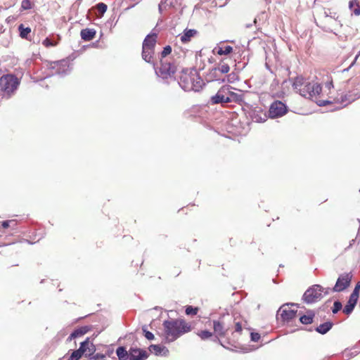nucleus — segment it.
<instances>
[{
    "label": "nucleus",
    "mask_w": 360,
    "mask_h": 360,
    "mask_svg": "<svg viewBox=\"0 0 360 360\" xmlns=\"http://www.w3.org/2000/svg\"><path fill=\"white\" fill-rule=\"evenodd\" d=\"M227 88L226 85L222 86L217 94L210 97L209 103L212 105L228 103Z\"/></svg>",
    "instance_id": "1a4fd4ad"
},
{
    "label": "nucleus",
    "mask_w": 360,
    "mask_h": 360,
    "mask_svg": "<svg viewBox=\"0 0 360 360\" xmlns=\"http://www.w3.org/2000/svg\"><path fill=\"white\" fill-rule=\"evenodd\" d=\"M254 23H255V24H256V23H257V19H256V18H255V20H254Z\"/></svg>",
    "instance_id": "864d4df0"
},
{
    "label": "nucleus",
    "mask_w": 360,
    "mask_h": 360,
    "mask_svg": "<svg viewBox=\"0 0 360 360\" xmlns=\"http://www.w3.org/2000/svg\"><path fill=\"white\" fill-rule=\"evenodd\" d=\"M156 34H148L143 40L142 45V58L147 63L155 66L153 55L156 44Z\"/></svg>",
    "instance_id": "39448f33"
},
{
    "label": "nucleus",
    "mask_w": 360,
    "mask_h": 360,
    "mask_svg": "<svg viewBox=\"0 0 360 360\" xmlns=\"http://www.w3.org/2000/svg\"><path fill=\"white\" fill-rule=\"evenodd\" d=\"M355 242V240L354 239H352L350 242H349V245L348 246L347 248H350L351 246L353 245V244Z\"/></svg>",
    "instance_id": "3c124183"
},
{
    "label": "nucleus",
    "mask_w": 360,
    "mask_h": 360,
    "mask_svg": "<svg viewBox=\"0 0 360 360\" xmlns=\"http://www.w3.org/2000/svg\"><path fill=\"white\" fill-rule=\"evenodd\" d=\"M87 332V329L85 327H81L75 330L69 337V339L76 338L84 335Z\"/></svg>",
    "instance_id": "bb28decb"
},
{
    "label": "nucleus",
    "mask_w": 360,
    "mask_h": 360,
    "mask_svg": "<svg viewBox=\"0 0 360 360\" xmlns=\"http://www.w3.org/2000/svg\"><path fill=\"white\" fill-rule=\"evenodd\" d=\"M89 360H106L105 356L102 354L97 353L91 356Z\"/></svg>",
    "instance_id": "37998d69"
},
{
    "label": "nucleus",
    "mask_w": 360,
    "mask_h": 360,
    "mask_svg": "<svg viewBox=\"0 0 360 360\" xmlns=\"http://www.w3.org/2000/svg\"><path fill=\"white\" fill-rule=\"evenodd\" d=\"M219 74L220 73L219 72V71L217 70V69L215 67L210 70L208 76L210 79L218 81V80H220Z\"/></svg>",
    "instance_id": "c756f323"
},
{
    "label": "nucleus",
    "mask_w": 360,
    "mask_h": 360,
    "mask_svg": "<svg viewBox=\"0 0 360 360\" xmlns=\"http://www.w3.org/2000/svg\"><path fill=\"white\" fill-rule=\"evenodd\" d=\"M148 356L147 352L143 349L131 347L129 350V360H146Z\"/></svg>",
    "instance_id": "ddd939ff"
},
{
    "label": "nucleus",
    "mask_w": 360,
    "mask_h": 360,
    "mask_svg": "<svg viewBox=\"0 0 360 360\" xmlns=\"http://www.w3.org/2000/svg\"><path fill=\"white\" fill-rule=\"evenodd\" d=\"M352 276L349 274H341L333 288V292H341L345 290L350 284Z\"/></svg>",
    "instance_id": "9d476101"
},
{
    "label": "nucleus",
    "mask_w": 360,
    "mask_h": 360,
    "mask_svg": "<svg viewBox=\"0 0 360 360\" xmlns=\"http://www.w3.org/2000/svg\"><path fill=\"white\" fill-rule=\"evenodd\" d=\"M11 223H14L15 224V221L14 220H6V221H4L2 223H1V226L4 229H7L10 226V224Z\"/></svg>",
    "instance_id": "de8ad7c7"
},
{
    "label": "nucleus",
    "mask_w": 360,
    "mask_h": 360,
    "mask_svg": "<svg viewBox=\"0 0 360 360\" xmlns=\"http://www.w3.org/2000/svg\"><path fill=\"white\" fill-rule=\"evenodd\" d=\"M333 323L332 321H326L323 323H321L320 324L319 326H317L316 328H315V330L321 334V335H324L326 333H327L333 327Z\"/></svg>",
    "instance_id": "6ab92c4d"
},
{
    "label": "nucleus",
    "mask_w": 360,
    "mask_h": 360,
    "mask_svg": "<svg viewBox=\"0 0 360 360\" xmlns=\"http://www.w3.org/2000/svg\"><path fill=\"white\" fill-rule=\"evenodd\" d=\"M148 349L156 356H166L169 354L168 349L161 345H151Z\"/></svg>",
    "instance_id": "2eb2a0df"
},
{
    "label": "nucleus",
    "mask_w": 360,
    "mask_h": 360,
    "mask_svg": "<svg viewBox=\"0 0 360 360\" xmlns=\"http://www.w3.org/2000/svg\"><path fill=\"white\" fill-rule=\"evenodd\" d=\"M287 112L286 105L280 101H274L269 108V115L271 118L279 117Z\"/></svg>",
    "instance_id": "6e6552de"
},
{
    "label": "nucleus",
    "mask_w": 360,
    "mask_h": 360,
    "mask_svg": "<svg viewBox=\"0 0 360 360\" xmlns=\"http://www.w3.org/2000/svg\"><path fill=\"white\" fill-rule=\"evenodd\" d=\"M165 339L172 342L184 334L191 331V326L184 319H172L163 322Z\"/></svg>",
    "instance_id": "f257e3e1"
},
{
    "label": "nucleus",
    "mask_w": 360,
    "mask_h": 360,
    "mask_svg": "<svg viewBox=\"0 0 360 360\" xmlns=\"http://www.w3.org/2000/svg\"><path fill=\"white\" fill-rule=\"evenodd\" d=\"M176 71V66L171 63H167L161 60V65L158 70H155L156 74L162 79L172 78Z\"/></svg>",
    "instance_id": "0eeeda50"
},
{
    "label": "nucleus",
    "mask_w": 360,
    "mask_h": 360,
    "mask_svg": "<svg viewBox=\"0 0 360 360\" xmlns=\"http://www.w3.org/2000/svg\"><path fill=\"white\" fill-rule=\"evenodd\" d=\"M250 338L252 342H257L260 339L261 336L258 333L252 332L250 333Z\"/></svg>",
    "instance_id": "49530a36"
},
{
    "label": "nucleus",
    "mask_w": 360,
    "mask_h": 360,
    "mask_svg": "<svg viewBox=\"0 0 360 360\" xmlns=\"http://www.w3.org/2000/svg\"><path fill=\"white\" fill-rule=\"evenodd\" d=\"M358 57H359V55H357V56L355 57V59H354V62L352 63V65H353V64H354V63L356 60V59H357V58H358Z\"/></svg>",
    "instance_id": "603ef678"
},
{
    "label": "nucleus",
    "mask_w": 360,
    "mask_h": 360,
    "mask_svg": "<svg viewBox=\"0 0 360 360\" xmlns=\"http://www.w3.org/2000/svg\"><path fill=\"white\" fill-rule=\"evenodd\" d=\"M242 331V326L240 322H236L235 325V332L240 333Z\"/></svg>",
    "instance_id": "09e8293b"
},
{
    "label": "nucleus",
    "mask_w": 360,
    "mask_h": 360,
    "mask_svg": "<svg viewBox=\"0 0 360 360\" xmlns=\"http://www.w3.org/2000/svg\"><path fill=\"white\" fill-rule=\"evenodd\" d=\"M96 30L94 29L86 28L81 30V38L86 41L92 40L96 35Z\"/></svg>",
    "instance_id": "f3484780"
},
{
    "label": "nucleus",
    "mask_w": 360,
    "mask_h": 360,
    "mask_svg": "<svg viewBox=\"0 0 360 360\" xmlns=\"http://www.w3.org/2000/svg\"><path fill=\"white\" fill-rule=\"evenodd\" d=\"M233 51V48L231 46H226L224 47H220L217 51V53L220 56L228 55Z\"/></svg>",
    "instance_id": "7c9ffc66"
},
{
    "label": "nucleus",
    "mask_w": 360,
    "mask_h": 360,
    "mask_svg": "<svg viewBox=\"0 0 360 360\" xmlns=\"http://www.w3.org/2000/svg\"><path fill=\"white\" fill-rule=\"evenodd\" d=\"M18 30L20 32V37L22 39H28V34L31 32L30 27H25L23 24H20L18 26Z\"/></svg>",
    "instance_id": "a878e982"
},
{
    "label": "nucleus",
    "mask_w": 360,
    "mask_h": 360,
    "mask_svg": "<svg viewBox=\"0 0 360 360\" xmlns=\"http://www.w3.org/2000/svg\"><path fill=\"white\" fill-rule=\"evenodd\" d=\"M292 87L302 96L309 99L316 97L322 91L319 84L310 82L301 76L295 78Z\"/></svg>",
    "instance_id": "f03ea898"
},
{
    "label": "nucleus",
    "mask_w": 360,
    "mask_h": 360,
    "mask_svg": "<svg viewBox=\"0 0 360 360\" xmlns=\"http://www.w3.org/2000/svg\"><path fill=\"white\" fill-rule=\"evenodd\" d=\"M18 85L19 81L13 75H6L0 78V89L8 95L15 91Z\"/></svg>",
    "instance_id": "423d86ee"
},
{
    "label": "nucleus",
    "mask_w": 360,
    "mask_h": 360,
    "mask_svg": "<svg viewBox=\"0 0 360 360\" xmlns=\"http://www.w3.org/2000/svg\"><path fill=\"white\" fill-rule=\"evenodd\" d=\"M227 82L229 83H233L236 80L238 79V75L235 72H231L227 76Z\"/></svg>",
    "instance_id": "a19ab883"
},
{
    "label": "nucleus",
    "mask_w": 360,
    "mask_h": 360,
    "mask_svg": "<svg viewBox=\"0 0 360 360\" xmlns=\"http://www.w3.org/2000/svg\"><path fill=\"white\" fill-rule=\"evenodd\" d=\"M198 335L202 340H207L212 335V333L208 330H202Z\"/></svg>",
    "instance_id": "ea45409f"
},
{
    "label": "nucleus",
    "mask_w": 360,
    "mask_h": 360,
    "mask_svg": "<svg viewBox=\"0 0 360 360\" xmlns=\"http://www.w3.org/2000/svg\"><path fill=\"white\" fill-rule=\"evenodd\" d=\"M216 68L221 74H226L230 70L229 65L222 61L218 65L217 67H216Z\"/></svg>",
    "instance_id": "c85d7f7f"
},
{
    "label": "nucleus",
    "mask_w": 360,
    "mask_h": 360,
    "mask_svg": "<svg viewBox=\"0 0 360 360\" xmlns=\"http://www.w3.org/2000/svg\"><path fill=\"white\" fill-rule=\"evenodd\" d=\"M227 88V96H228V103H240L243 100V96L242 94H238L234 92L233 90L234 89L230 85H226Z\"/></svg>",
    "instance_id": "4468645a"
},
{
    "label": "nucleus",
    "mask_w": 360,
    "mask_h": 360,
    "mask_svg": "<svg viewBox=\"0 0 360 360\" xmlns=\"http://www.w3.org/2000/svg\"><path fill=\"white\" fill-rule=\"evenodd\" d=\"M116 354L119 360L129 359V352L127 351L124 347H119L116 349Z\"/></svg>",
    "instance_id": "412c9836"
},
{
    "label": "nucleus",
    "mask_w": 360,
    "mask_h": 360,
    "mask_svg": "<svg viewBox=\"0 0 360 360\" xmlns=\"http://www.w3.org/2000/svg\"><path fill=\"white\" fill-rule=\"evenodd\" d=\"M354 100L355 98H351V96L342 95L340 99H337V102L340 103L342 105V107H345L347 106L348 104L351 103Z\"/></svg>",
    "instance_id": "5701e85b"
},
{
    "label": "nucleus",
    "mask_w": 360,
    "mask_h": 360,
    "mask_svg": "<svg viewBox=\"0 0 360 360\" xmlns=\"http://www.w3.org/2000/svg\"><path fill=\"white\" fill-rule=\"evenodd\" d=\"M342 307V303L340 301H335L333 304L332 311L333 314H337Z\"/></svg>",
    "instance_id": "58836bf2"
},
{
    "label": "nucleus",
    "mask_w": 360,
    "mask_h": 360,
    "mask_svg": "<svg viewBox=\"0 0 360 360\" xmlns=\"http://www.w3.org/2000/svg\"><path fill=\"white\" fill-rule=\"evenodd\" d=\"M172 52V47L170 46H166L164 47L163 51L161 53L162 58L166 57L167 55L170 54Z\"/></svg>",
    "instance_id": "c03bdc74"
},
{
    "label": "nucleus",
    "mask_w": 360,
    "mask_h": 360,
    "mask_svg": "<svg viewBox=\"0 0 360 360\" xmlns=\"http://www.w3.org/2000/svg\"><path fill=\"white\" fill-rule=\"evenodd\" d=\"M82 356V353L77 349L72 352L68 360H79Z\"/></svg>",
    "instance_id": "f704fd0d"
},
{
    "label": "nucleus",
    "mask_w": 360,
    "mask_h": 360,
    "mask_svg": "<svg viewBox=\"0 0 360 360\" xmlns=\"http://www.w3.org/2000/svg\"><path fill=\"white\" fill-rule=\"evenodd\" d=\"M349 7L356 15H360V6L356 0H351L349 2Z\"/></svg>",
    "instance_id": "393cba45"
},
{
    "label": "nucleus",
    "mask_w": 360,
    "mask_h": 360,
    "mask_svg": "<svg viewBox=\"0 0 360 360\" xmlns=\"http://www.w3.org/2000/svg\"><path fill=\"white\" fill-rule=\"evenodd\" d=\"M185 311L187 315H195L198 311V308L193 307L192 306H188L186 307Z\"/></svg>",
    "instance_id": "72a5a7b5"
},
{
    "label": "nucleus",
    "mask_w": 360,
    "mask_h": 360,
    "mask_svg": "<svg viewBox=\"0 0 360 360\" xmlns=\"http://www.w3.org/2000/svg\"><path fill=\"white\" fill-rule=\"evenodd\" d=\"M43 45H44L46 47H49V46H56V43L55 42H53L52 41H51L49 38H46L43 42H42Z\"/></svg>",
    "instance_id": "a18cd8bd"
},
{
    "label": "nucleus",
    "mask_w": 360,
    "mask_h": 360,
    "mask_svg": "<svg viewBox=\"0 0 360 360\" xmlns=\"http://www.w3.org/2000/svg\"><path fill=\"white\" fill-rule=\"evenodd\" d=\"M53 64L54 65L51 67V68L55 69L56 74L58 75L64 76L68 74L71 70L69 62L66 60L57 61L55 62Z\"/></svg>",
    "instance_id": "9b49d317"
},
{
    "label": "nucleus",
    "mask_w": 360,
    "mask_h": 360,
    "mask_svg": "<svg viewBox=\"0 0 360 360\" xmlns=\"http://www.w3.org/2000/svg\"><path fill=\"white\" fill-rule=\"evenodd\" d=\"M314 316V312L312 311H309L307 312V315L301 316L300 318V321L303 324H309L313 322Z\"/></svg>",
    "instance_id": "4be33fe9"
},
{
    "label": "nucleus",
    "mask_w": 360,
    "mask_h": 360,
    "mask_svg": "<svg viewBox=\"0 0 360 360\" xmlns=\"http://www.w3.org/2000/svg\"><path fill=\"white\" fill-rule=\"evenodd\" d=\"M197 30L194 29H186L183 34L180 35L181 42L186 44L190 41L191 38L197 34Z\"/></svg>",
    "instance_id": "dca6fc26"
},
{
    "label": "nucleus",
    "mask_w": 360,
    "mask_h": 360,
    "mask_svg": "<svg viewBox=\"0 0 360 360\" xmlns=\"http://www.w3.org/2000/svg\"><path fill=\"white\" fill-rule=\"evenodd\" d=\"M96 351V347L94 345L89 342V338H88V347H87V352L86 353V356H88L89 359L94 354Z\"/></svg>",
    "instance_id": "2f4dec72"
},
{
    "label": "nucleus",
    "mask_w": 360,
    "mask_h": 360,
    "mask_svg": "<svg viewBox=\"0 0 360 360\" xmlns=\"http://www.w3.org/2000/svg\"><path fill=\"white\" fill-rule=\"evenodd\" d=\"M172 6V2L170 0H162L158 5V11L162 14L164 11Z\"/></svg>",
    "instance_id": "b1692460"
},
{
    "label": "nucleus",
    "mask_w": 360,
    "mask_h": 360,
    "mask_svg": "<svg viewBox=\"0 0 360 360\" xmlns=\"http://www.w3.org/2000/svg\"><path fill=\"white\" fill-rule=\"evenodd\" d=\"M289 304L293 305L292 303L286 304L285 305L282 306L278 311V314L281 316V318L283 321L288 322L293 319L296 316V311L286 308V306H288Z\"/></svg>",
    "instance_id": "f8f14e48"
},
{
    "label": "nucleus",
    "mask_w": 360,
    "mask_h": 360,
    "mask_svg": "<svg viewBox=\"0 0 360 360\" xmlns=\"http://www.w3.org/2000/svg\"><path fill=\"white\" fill-rule=\"evenodd\" d=\"M178 84L186 91H199L205 85L202 79L195 70L191 71L189 74L182 75Z\"/></svg>",
    "instance_id": "7ed1b4c3"
},
{
    "label": "nucleus",
    "mask_w": 360,
    "mask_h": 360,
    "mask_svg": "<svg viewBox=\"0 0 360 360\" xmlns=\"http://www.w3.org/2000/svg\"><path fill=\"white\" fill-rule=\"evenodd\" d=\"M96 8L98 11L103 15L104 13L106 12L108 6L104 3H99L96 5Z\"/></svg>",
    "instance_id": "e433bc0d"
},
{
    "label": "nucleus",
    "mask_w": 360,
    "mask_h": 360,
    "mask_svg": "<svg viewBox=\"0 0 360 360\" xmlns=\"http://www.w3.org/2000/svg\"><path fill=\"white\" fill-rule=\"evenodd\" d=\"M323 14L325 17H329L335 20H338L339 15L338 13L334 11L332 8H324Z\"/></svg>",
    "instance_id": "cd10ccee"
},
{
    "label": "nucleus",
    "mask_w": 360,
    "mask_h": 360,
    "mask_svg": "<svg viewBox=\"0 0 360 360\" xmlns=\"http://www.w3.org/2000/svg\"><path fill=\"white\" fill-rule=\"evenodd\" d=\"M331 102L329 101H319V103H318V105L319 106H325L329 103H330Z\"/></svg>",
    "instance_id": "8fccbe9b"
},
{
    "label": "nucleus",
    "mask_w": 360,
    "mask_h": 360,
    "mask_svg": "<svg viewBox=\"0 0 360 360\" xmlns=\"http://www.w3.org/2000/svg\"><path fill=\"white\" fill-rule=\"evenodd\" d=\"M250 25H247L246 27H250Z\"/></svg>",
    "instance_id": "5fc2aeb1"
},
{
    "label": "nucleus",
    "mask_w": 360,
    "mask_h": 360,
    "mask_svg": "<svg viewBox=\"0 0 360 360\" xmlns=\"http://www.w3.org/2000/svg\"><path fill=\"white\" fill-rule=\"evenodd\" d=\"M214 331L217 336L224 337L227 330H225L220 321H214L213 323Z\"/></svg>",
    "instance_id": "aec40b11"
},
{
    "label": "nucleus",
    "mask_w": 360,
    "mask_h": 360,
    "mask_svg": "<svg viewBox=\"0 0 360 360\" xmlns=\"http://www.w3.org/2000/svg\"><path fill=\"white\" fill-rule=\"evenodd\" d=\"M357 301V298L349 296V300L343 309V312L346 314H350L356 306Z\"/></svg>",
    "instance_id": "a211bd4d"
},
{
    "label": "nucleus",
    "mask_w": 360,
    "mask_h": 360,
    "mask_svg": "<svg viewBox=\"0 0 360 360\" xmlns=\"http://www.w3.org/2000/svg\"><path fill=\"white\" fill-rule=\"evenodd\" d=\"M87 347H88V338L80 343L79 348L77 349L82 355L86 356V353L87 352Z\"/></svg>",
    "instance_id": "473e14b6"
},
{
    "label": "nucleus",
    "mask_w": 360,
    "mask_h": 360,
    "mask_svg": "<svg viewBox=\"0 0 360 360\" xmlns=\"http://www.w3.org/2000/svg\"><path fill=\"white\" fill-rule=\"evenodd\" d=\"M32 6V4L30 0H23L21 3V8L22 10H29L31 9Z\"/></svg>",
    "instance_id": "c9c22d12"
},
{
    "label": "nucleus",
    "mask_w": 360,
    "mask_h": 360,
    "mask_svg": "<svg viewBox=\"0 0 360 360\" xmlns=\"http://www.w3.org/2000/svg\"><path fill=\"white\" fill-rule=\"evenodd\" d=\"M359 290H360V282H358L353 290V292H352V294L350 295V296L352 297H356L357 299H359Z\"/></svg>",
    "instance_id": "4c0bfd02"
},
{
    "label": "nucleus",
    "mask_w": 360,
    "mask_h": 360,
    "mask_svg": "<svg viewBox=\"0 0 360 360\" xmlns=\"http://www.w3.org/2000/svg\"><path fill=\"white\" fill-rule=\"evenodd\" d=\"M142 330H143V332L144 333V335L146 339H148V340H152L154 339V338H155L154 335L151 332L146 330V326H143L142 328Z\"/></svg>",
    "instance_id": "79ce46f5"
},
{
    "label": "nucleus",
    "mask_w": 360,
    "mask_h": 360,
    "mask_svg": "<svg viewBox=\"0 0 360 360\" xmlns=\"http://www.w3.org/2000/svg\"><path fill=\"white\" fill-rule=\"evenodd\" d=\"M330 288H324L316 284L308 288L303 295L302 299L307 304H312L321 300L323 295H328Z\"/></svg>",
    "instance_id": "20e7f679"
}]
</instances>
